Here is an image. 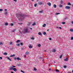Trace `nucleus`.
I'll use <instances>...</instances> for the list:
<instances>
[{"label":"nucleus","mask_w":73,"mask_h":73,"mask_svg":"<svg viewBox=\"0 0 73 73\" xmlns=\"http://www.w3.org/2000/svg\"><path fill=\"white\" fill-rule=\"evenodd\" d=\"M14 1H15V2H17V0H13Z\"/></svg>","instance_id":"nucleus-52"},{"label":"nucleus","mask_w":73,"mask_h":73,"mask_svg":"<svg viewBox=\"0 0 73 73\" xmlns=\"http://www.w3.org/2000/svg\"><path fill=\"white\" fill-rule=\"evenodd\" d=\"M46 26V24H44L42 26L43 27H45Z\"/></svg>","instance_id":"nucleus-16"},{"label":"nucleus","mask_w":73,"mask_h":73,"mask_svg":"<svg viewBox=\"0 0 73 73\" xmlns=\"http://www.w3.org/2000/svg\"><path fill=\"white\" fill-rule=\"evenodd\" d=\"M30 24H31V23L30 22H29V23L28 24V26H29L30 25Z\"/></svg>","instance_id":"nucleus-18"},{"label":"nucleus","mask_w":73,"mask_h":73,"mask_svg":"<svg viewBox=\"0 0 73 73\" xmlns=\"http://www.w3.org/2000/svg\"><path fill=\"white\" fill-rule=\"evenodd\" d=\"M21 72H23V70H21Z\"/></svg>","instance_id":"nucleus-59"},{"label":"nucleus","mask_w":73,"mask_h":73,"mask_svg":"<svg viewBox=\"0 0 73 73\" xmlns=\"http://www.w3.org/2000/svg\"><path fill=\"white\" fill-rule=\"evenodd\" d=\"M29 48H30V49H31V48H32V46L31 45H30L29 46Z\"/></svg>","instance_id":"nucleus-17"},{"label":"nucleus","mask_w":73,"mask_h":73,"mask_svg":"<svg viewBox=\"0 0 73 73\" xmlns=\"http://www.w3.org/2000/svg\"><path fill=\"white\" fill-rule=\"evenodd\" d=\"M3 43L1 42H0V45H3Z\"/></svg>","instance_id":"nucleus-39"},{"label":"nucleus","mask_w":73,"mask_h":73,"mask_svg":"<svg viewBox=\"0 0 73 73\" xmlns=\"http://www.w3.org/2000/svg\"><path fill=\"white\" fill-rule=\"evenodd\" d=\"M62 54L60 56V58H61V57H62Z\"/></svg>","instance_id":"nucleus-32"},{"label":"nucleus","mask_w":73,"mask_h":73,"mask_svg":"<svg viewBox=\"0 0 73 73\" xmlns=\"http://www.w3.org/2000/svg\"><path fill=\"white\" fill-rule=\"evenodd\" d=\"M12 67H13V68H16V66H12Z\"/></svg>","instance_id":"nucleus-46"},{"label":"nucleus","mask_w":73,"mask_h":73,"mask_svg":"<svg viewBox=\"0 0 73 73\" xmlns=\"http://www.w3.org/2000/svg\"><path fill=\"white\" fill-rule=\"evenodd\" d=\"M13 58L15 61H16V57H14Z\"/></svg>","instance_id":"nucleus-27"},{"label":"nucleus","mask_w":73,"mask_h":73,"mask_svg":"<svg viewBox=\"0 0 73 73\" xmlns=\"http://www.w3.org/2000/svg\"><path fill=\"white\" fill-rule=\"evenodd\" d=\"M17 46H20V44H16Z\"/></svg>","instance_id":"nucleus-34"},{"label":"nucleus","mask_w":73,"mask_h":73,"mask_svg":"<svg viewBox=\"0 0 73 73\" xmlns=\"http://www.w3.org/2000/svg\"><path fill=\"white\" fill-rule=\"evenodd\" d=\"M0 60H2V57H0Z\"/></svg>","instance_id":"nucleus-54"},{"label":"nucleus","mask_w":73,"mask_h":73,"mask_svg":"<svg viewBox=\"0 0 73 73\" xmlns=\"http://www.w3.org/2000/svg\"><path fill=\"white\" fill-rule=\"evenodd\" d=\"M43 34L44 35H46V33H45V32H43Z\"/></svg>","instance_id":"nucleus-26"},{"label":"nucleus","mask_w":73,"mask_h":73,"mask_svg":"<svg viewBox=\"0 0 73 73\" xmlns=\"http://www.w3.org/2000/svg\"><path fill=\"white\" fill-rule=\"evenodd\" d=\"M30 29H31V30H32V28H30Z\"/></svg>","instance_id":"nucleus-63"},{"label":"nucleus","mask_w":73,"mask_h":73,"mask_svg":"<svg viewBox=\"0 0 73 73\" xmlns=\"http://www.w3.org/2000/svg\"><path fill=\"white\" fill-rule=\"evenodd\" d=\"M71 40H73V37H71Z\"/></svg>","instance_id":"nucleus-40"},{"label":"nucleus","mask_w":73,"mask_h":73,"mask_svg":"<svg viewBox=\"0 0 73 73\" xmlns=\"http://www.w3.org/2000/svg\"><path fill=\"white\" fill-rule=\"evenodd\" d=\"M14 72H16V70H17V69H16V68H13V70Z\"/></svg>","instance_id":"nucleus-7"},{"label":"nucleus","mask_w":73,"mask_h":73,"mask_svg":"<svg viewBox=\"0 0 73 73\" xmlns=\"http://www.w3.org/2000/svg\"><path fill=\"white\" fill-rule=\"evenodd\" d=\"M29 54V52H26V54Z\"/></svg>","instance_id":"nucleus-24"},{"label":"nucleus","mask_w":73,"mask_h":73,"mask_svg":"<svg viewBox=\"0 0 73 73\" xmlns=\"http://www.w3.org/2000/svg\"><path fill=\"white\" fill-rule=\"evenodd\" d=\"M20 34H21V35H22V33H21L20 31Z\"/></svg>","instance_id":"nucleus-58"},{"label":"nucleus","mask_w":73,"mask_h":73,"mask_svg":"<svg viewBox=\"0 0 73 73\" xmlns=\"http://www.w3.org/2000/svg\"><path fill=\"white\" fill-rule=\"evenodd\" d=\"M49 31V29H47V31Z\"/></svg>","instance_id":"nucleus-62"},{"label":"nucleus","mask_w":73,"mask_h":73,"mask_svg":"<svg viewBox=\"0 0 73 73\" xmlns=\"http://www.w3.org/2000/svg\"><path fill=\"white\" fill-rule=\"evenodd\" d=\"M21 41L20 40H18L16 41V42H17V43H18L19 42H20Z\"/></svg>","instance_id":"nucleus-8"},{"label":"nucleus","mask_w":73,"mask_h":73,"mask_svg":"<svg viewBox=\"0 0 73 73\" xmlns=\"http://www.w3.org/2000/svg\"><path fill=\"white\" fill-rule=\"evenodd\" d=\"M62 24H65V23L64 22H62Z\"/></svg>","instance_id":"nucleus-35"},{"label":"nucleus","mask_w":73,"mask_h":73,"mask_svg":"<svg viewBox=\"0 0 73 73\" xmlns=\"http://www.w3.org/2000/svg\"><path fill=\"white\" fill-rule=\"evenodd\" d=\"M52 52H56V50L53 49L52 51Z\"/></svg>","instance_id":"nucleus-22"},{"label":"nucleus","mask_w":73,"mask_h":73,"mask_svg":"<svg viewBox=\"0 0 73 73\" xmlns=\"http://www.w3.org/2000/svg\"><path fill=\"white\" fill-rule=\"evenodd\" d=\"M68 60V58H65L64 59V61H66Z\"/></svg>","instance_id":"nucleus-23"},{"label":"nucleus","mask_w":73,"mask_h":73,"mask_svg":"<svg viewBox=\"0 0 73 73\" xmlns=\"http://www.w3.org/2000/svg\"><path fill=\"white\" fill-rule=\"evenodd\" d=\"M28 32V29H24V32H23L24 33H27Z\"/></svg>","instance_id":"nucleus-2"},{"label":"nucleus","mask_w":73,"mask_h":73,"mask_svg":"<svg viewBox=\"0 0 73 73\" xmlns=\"http://www.w3.org/2000/svg\"><path fill=\"white\" fill-rule=\"evenodd\" d=\"M38 4L40 5H43V4H44V3H42V2H40L39 3H38Z\"/></svg>","instance_id":"nucleus-4"},{"label":"nucleus","mask_w":73,"mask_h":73,"mask_svg":"<svg viewBox=\"0 0 73 73\" xmlns=\"http://www.w3.org/2000/svg\"><path fill=\"white\" fill-rule=\"evenodd\" d=\"M39 1L38 0H37V2H38Z\"/></svg>","instance_id":"nucleus-64"},{"label":"nucleus","mask_w":73,"mask_h":73,"mask_svg":"<svg viewBox=\"0 0 73 73\" xmlns=\"http://www.w3.org/2000/svg\"><path fill=\"white\" fill-rule=\"evenodd\" d=\"M56 71L57 72H59L58 70H56Z\"/></svg>","instance_id":"nucleus-37"},{"label":"nucleus","mask_w":73,"mask_h":73,"mask_svg":"<svg viewBox=\"0 0 73 73\" xmlns=\"http://www.w3.org/2000/svg\"><path fill=\"white\" fill-rule=\"evenodd\" d=\"M5 14L6 15H7V12H5Z\"/></svg>","instance_id":"nucleus-41"},{"label":"nucleus","mask_w":73,"mask_h":73,"mask_svg":"<svg viewBox=\"0 0 73 73\" xmlns=\"http://www.w3.org/2000/svg\"><path fill=\"white\" fill-rule=\"evenodd\" d=\"M24 57H26V55H25L24 56Z\"/></svg>","instance_id":"nucleus-61"},{"label":"nucleus","mask_w":73,"mask_h":73,"mask_svg":"<svg viewBox=\"0 0 73 73\" xmlns=\"http://www.w3.org/2000/svg\"><path fill=\"white\" fill-rule=\"evenodd\" d=\"M16 16L17 17L19 18L20 20H23L27 16L23 13H19L16 14Z\"/></svg>","instance_id":"nucleus-1"},{"label":"nucleus","mask_w":73,"mask_h":73,"mask_svg":"<svg viewBox=\"0 0 73 73\" xmlns=\"http://www.w3.org/2000/svg\"><path fill=\"white\" fill-rule=\"evenodd\" d=\"M71 23L73 24V21L71 22Z\"/></svg>","instance_id":"nucleus-57"},{"label":"nucleus","mask_w":73,"mask_h":73,"mask_svg":"<svg viewBox=\"0 0 73 73\" xmlns=\"http://www.w3.org/2000/svg\"><path fill=\"white\" fill-rule=\"evenodd\" d=\"M42 12H43V11H39V13H42Z\"/></svg>","instance_id":"nucleus-29"},{"label":"nucleus","mask_w":73,"mask_h":73,"mask_svg":"<svg viewBox=\"0 0 73 73\" xmlns=\"http://www.w3.org/2000/svg\"><path fill=\"white\" fill-rule=\"evenodd\" d=\"M9 69L10 70H13V67H11L9 68Z\"/></svg>","instance_id":"nucleus-10"},{"label":"nucleus","mask_w":73,"mask_h":73,"mask_svg":"<svg viewBox=\"0 0 73 73\" xmlns=\"http://www.w3.org/2000/svg\"><path fill=\"white\" fill-rule=\"evenodd\" d=\"M20 44L21 45H23V43L22 42H21Z\"/></svg>","instance_id":"nucleus-38"},{"label":"nucleus","mask_w":73,"mask_h":73,"mask_svg":"<svg viewBox=\"0 0 73 73\" xmlns=\"http://www.w3.org/2000/svg\"><path fill=\"white\" fill-rule=\"evenodd\" d=\"M34 70H37V69H36V68H35L34 69Z\"/></svg>","instance_id":"nucleus-51"},{"label":"nucleus","mask_w":73,"mask_h":73,"mask_svg":"<svg viewBox=\"0 0 73 73\" xmlns=\"http://www.w3.org/2000/svg\"><path fill=\"white\" fill-rule=\"evenodd\" d=\"M65 8H66V9H69L70 8V7L69 6H66L65 7Z\"/></svg>","instance_id":"nucleus-3"},{"label":"nucleus","mask_w":73,"mask_h":73,"mask_svg":"<svg viewBox=\"0 0 73 73\" xmlns=\"http://www.w3.org/2000/svg\"><path fill=\"white\" fill-rule=\"evenodd\" d=\"M68 19V18L67 17H66V18H65L64 19V20H66V19Z\"/></svg>","instance_id":"nucleus-44"},{"label":"nucleus","mask_w":73,"mask_h":73,"mask_svg":"<svg viewBox=\"0 0 73 73\" xmlns=\"http://www.w3.org/2000/svg\"><path fill=\"white\" fill-rule=\"evenodd\" d=\"M47 4L48 5H49V6H51V3H47Z\"/></svg>","instance_id":"nucleus-5"},{"label":"nucleus","mask_w":73,"mask_h":73,"mask_svg":"<svg viewBox=\"0 0 73 73\" xmlns=\"http://www.w3.org/2000/svg\"><path fill=\"white\" fill-rule=\"evenodd\" d=\"M10 25H11V26H13V24L12 23H11L10 24Z\"/></svg>","instance_id":"nucleus-36"},{"label":"nucleus","mask_w":73,"mask_h":73,"mask_svg":"<svg viewBox=\"0 0 73 73\" xmlns=\"http://www.w3.org/2000/svg\"><path fill=\"white\" fill-rule=\"evenodd\" d=\"M59 14H60V13H56V15H59Z\"/></svg>","instance_id":"nucleus-49"},{"label":"nucleus","mask_w":73,"mask_h":73,"mask_svg":"<svg viewBox=\"0 0 73 73\" xmlns=\"http://www.w3.org/2000/svg\"><path fill=\"white\" fill-rule=\"evenodd\" d=\"M3 11V9H0V12H1V11Z\"/></svg>","instance_id":"nucleus-43"},{"label":"nucleus","mask_w":73,"mask_h":73,"mask_svg":"<svg viewBox=\"0 0 73 73\" xmlns=\"http://www.w3.org/2000/svg\"><path fill=\"white\" fill-rule=\"evenodd\" d=\"M61 4H63V1L62 0L61 1Z\"/></svg>","instance_id":"nucleus-33"},{"label":"nucleus","mask_w":73,"mask_h":73,"mask_svg":"<svg viewBox=\"0 0 73 73\" xmlns=\"http://www.w3.org/2000/svg\"><path fill=\"white\" fill-rule=\"evenodd\" d=\"M31 39L32 40H35V38H31Z\"/></svg>","instance_id":"nucleus-42"},{"label":"nucleus","mask_w":73,"mask_h":73,"mask_svg":"<svg viewBox=\"0 0 73 73\" xmlns=\"http://www.w3.org/2000/svg\"><path fill=\"white\" fill-rule=\"evenodd\" d=\"M11 73H13V72L12 71H11Z\"/></svg>","instance_id":"nucleus-60"},{"label":"nucleus","mask_w":73,"mask_h":73,"mask_svg":"<svg viewBox=\"0 0 73 73\" xmlns=\"http://www.w3.org/2000/svg\"><path fill=\"white\" fill-rule=\"evenodd\" d=\"M68 5H71V4H70V3H68L67 4Z\"/></svg>","instance_id":"nucleus-25"},{"label":"nucleus","mask_w":73,"mask_h":73,"mask_svg":"<svg viewBox=\"0 0 73 73\" xmlns=\"http://www.w3.org/2000/svg\"><path fill=\"white\" fill-rule=\"evenodd\" d=\"M64 68H66V66H64Z\"/></svg>","instance_id":"nucleus-48"},{"label":"nucleus","mask_w":73,"mask_h":73,"mask_svg":"<svg viewBox=\"0 0 73 73\" xmlns=\"http://www.w3.org/2000/svg\"><path fill=\"white\" fill-rule=\"evenodd\" d=\"M5 11H7V9H5Z\"/></svg>","instance_id":"nucleus-55"},{"label":"nucleus","mask_w":73,"mask_h":73,"mask_svg":"<svg viewBox=\"0 0 73 73\" xmlns=\"http://www.w3.org/2000/svg\"><path fill=\"white\" fill-rule=\"evenodd\" d=\"M37 3L35 4H34V7H37Z\"/></svg>","instance_id":"nucleus-19"},{"label":"nucleus","mask_w":73,"mask_h":73,"mask_svg":"<svg viewBox=\"0 0 73 73\" xmlns=\"http://www.w3.org/2000/svg\"><path fill=\"white\" fill-rule=\"evenodd\" d=\"M12 42H10V45H12Z\"/></svg>","instance_id":"nucleus-47"},{"label":"nucleus","mask_w":73,"mask_h":73,"mask_svg":"<svg viewBox=\"0 0 73 73\" xmlns=\"http://www.w3.org/2000/svg\"><path fill=\"white\" fill-rule=\"evenodd\" d=\"M18 66H21V64H19L18 65Z\"/></svg>","instance_id":"nucleus-53"},{"label":"nucleus","mask_w":73,"mask_h":73,"mask_svg":"<svg viewBox=\"0 0 73 73\" xmlns=\"http://www.w3.org/2000/svg\"><path fill=\"white\" fill-rule=\"evenodd\" d=\"M38 47H41V44H38Z\"/></svg>","instance_id":"nucleus-28"},{"label":"nucleus","mask_w":73,"mask_h":73,"mask_svg":"<svg viewBox=\"0 0 73 73\" xmlns=\"http://www.w3.org/2000/svg\"><path fill=\"white\" fill-rule=\"evenodd\" d=\"M49 40H52V38H49Z\"/></svg>","instance_id":"nucleus-45"},{"label":"nucleus","mask_w":73,"mask_h":73,"mask_svg":"<svg viewBox=\"0 0 73 73\" xmlns=\"http://www.w3.org/2000/svg\"><path fill=\"white\" fill-rule=\"evenodd\" d=\"M8 25V23H5V25Z\"/></svg>","instance_id":"nucleus-31"},{"label":"nucleus","mask_w":73,"mask_h":73,"mask_svg":"<svg viewBox=\"0 0 73 73\" xmlns=\"http://www.w3.org/2000/svg\"><path fill=\"white\" fill-rule=\"evenodd\" d=\"M16 56V55L13 54V55H11L10 56L11 57H15Z\"/></svg>","instance_id":"nucleus-6"},{"label":"nucleus","mask_w":73,"mask_h":73,"mask_svg":"<svg viewBox=\"0 0 73 73\" xmlns=\"http://www.w3.org/2000/svg\"><path fill=\"white\" fill-rule=\"evenodd\" d=\"M38 34L39 35H40L41 36L42 35V33H41V32H39L38 33Z\"/></svg>","instance_id":"nucleus-14"},{"label":"nucleus","mask_w":73,"mask_h":73,"mask_svg":"<svg viewBox=\"0 0 73 73\" xmlns=\"http://www.w3.org/2000/svg\"><path fill=\"white\" fill-rule=\"evenodd\" d=\"M18 24H21V25L23 23H18Z\"/></svg>","instance_id":"nucleus-56"},{"label":"nucleus","mask_w":73,"mask_h":73,"mask_svg":"<svg viewBox=\"0 0 73 73\" xmlns=\"http://www.w3.org/2000/svg\"><path fill=\"white\" fill-rule=\"evenodd\" d=\"M57 28H59V29H62V28L61 27H56Z\"/></svg>","instance_id":"nucleus-30"},{"label":"nucleus","mask_w":73,"mask_h":73,"mask_svg":"<svg viewBox=\"0 0 73 73\" xmlns=\"http://www.w3.org/2000/svg\"><path fill=\"white\" fill-rule=\"evenodd\" d=\"M53 7L54 8H56V4H54L53 5Z\"/></svg>","instance_id":"nucleus-20"},{"label":"nucleus","mask_w":73,"mask_h":73,"mask_svg":"<svg viewBox=\"0 0 73 73\" xmlns=\"http://www.w3.org/2000/svg\"><path fill=\"white\" fill-rule=\"evenodd\" d=\"M59 7L60 8H62V5H59Z\"/></svg>","instance_id":"nucleus-15"},{"label":"nucleus","mask_w":73,"mask_h":73,"mask_svg":"<svg viewBox=\"0 0 73 73\" xmlns=\"http://www.w3.org/2000/svg\"><path fill=\"white\" fill-rule=\"evenodd\" d=\"M17 60H21V59L19 57H17Z\"/></svg>","instance_id":"nucleus-9"},{"label":"nucleus","mask_w":73,"mask_h":73,"mask_svg":"<svg viewBox=\"0 0 73 73\" xmlns=\"http://www.w3.org/2000/svg\"><path fill=\"white\" fill-rule=\"evenodd\" d=\"M35 25H36V23H35V22H34V23L33 24H32V26H34Z\"/></svg>","instance_id":"nucleus-12"},{"label":"nucleus","mask_w":73,"mask_h":73,"mask_svg":"<svg viewBox=\"0 0 73 73\" xmlns=\"http://www.w3.org/2000/svg\"><path fill=\"white\" fill-rule=\"evenodd\" d=\"M70 32H73V29H70Z\"/></svg>","instance_id":"nucleus-11"},{"label":"nucleus","mask_w":73,"mask_h":73,"mask_svg":"<svg viewBox=\"0 0 73 73\" xmlns=\"http://www.w3.org/2000/svg\"><path fill=\"white\" fill-rule=\"evenodd\" d=\"M3 54L4 55H7V52H5L3 53Z\"/></svg>","instance_id":"nucleus-21"},{"label":"nucleus","mask_w":73,"mask_h":73,"mask_svg":"<svg viewBox=\"0 0 73 73\" xmlns=\"http://www.w3.org/2000/svg\"><path fill=\"white\" fill-rule=\"evenodd\" d=\"M7 58L8 60H9L10 61H11V59L9 58L8 57H7Z\"/></svg>","instance_id":"nucleus-13"},{"label":"nucleus","mask_w":73,"mask_h":73,"mask_svg":"<svg viewBox=\"0 0 73 73\" xmlns=\"http://www.w3.org/2000/svg\"><path fill=\"white\" fill-rule=\"evenodd\" d=\"M15 30H13L12 31V32H15Z\"/></svg>","instance_id":"nucleus-50"}]
</instances>
